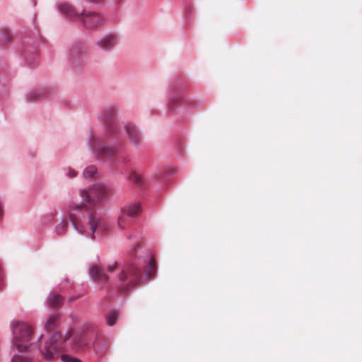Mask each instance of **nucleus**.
I'll return each instance as SVG.
<instances>
[{
	"mask_svg": "<svg viewBox=\"0 0 362 362\" xmlns=\"http://www.w3.org/2000/svg\"><path fill=\"white\" fill-rule=\"evenodd\" d=\"M69 220L74 228L81 233H86L84 225L89 226L91 232V238H94V233L100 227L99 218L92 209L82 204H73L70 206L69 212Z\"/></svg>",
	"mask_w": 362,
	"mask_h": 362,
	"instance_id": "f257e3e1",
	"label": "nucleus"
},
{
	"mask_svg": "<svg viewBox=\"0 0 362 362\" xmlns=\"http://www.w3.org/2000/svg\"><path fill=\"white\" fill-rule=\"evenodd\" d=\"M72 334V328L69 329L64 337L60 332H55L44 344H40V351L45 359L52 360L57 358L59 352L64 349V344L71 338Z\"/></svg>",
	"mask_w": 362,
	"mask_h": 362,
	"instance_id": "f03ea898",
	"label": "nucleus"
},
{
	"mask_svg": "<svg viewBox=\"0 0 362 362\" xmlns=\"http://www.w3.org/2000/svg\"><path fill=\"white\" fill-rule=\"evenodd\" d=\"M13 332V345L20 352L27 351L31 345L33 330L31 326L22 322L11 323Z\"/></svg>",
	"mask_w": 362,
	"mask_h": 362,
	"instance_id": "7ed1b4c3",
	"label": "nucleus"
},
{
	"mask_svg": "<svg viewBox=\"0 0 362 362\" xmlns=\"http://www.w3.org/2000/svg\"><path fill=\"white\" fill-rule=\"evenodd\" d=\"M141 279V269L134 262L127 263L124 266L119 275V279L124 286V290L128 291L136 286Z\"/></svg>",
	"mask_w": 362,
	"mask_h": 362,
	"instance_id": "20e7f679",
	"label": "nucleus"
},
{
	"mask_svg": "<svg viewBox=\"0 0 362 362\" xmlns=\"http://www.w3.org/2000/svg\"><path fill=\"white\" fill-rule=\"evenodd\" d=\"M107 194L108 189L102 185H95L88 190L81 191L82 199L92 206L100 202Z\"/></svg>",
	"mask_w": 362,
	"mask_h": 362,
	"instance_id": "39448f33",
	"label": "nucleus"
},
{
	"mask_svg": "<svg viewBox=\"0 0 362 362\" xmlns=\"http://www.w3.org/2000/svg\"><path fill=\"white\" fill-rule=\"evenodd\" d=\"M80 18L84 27L90 30L100 27L105 20L99 13L86 11L81 13Z\"/></svg>",
	"mask_w": 362,
	"mask_h": 362,
	"instance_id": "423d86ee",
	"label": "nucleus"
},
{
	"mask_svg": "<svg viewBox=\"0 0 362 362\" xmlns=\"http://www.w3.org/2000/svg\"><path fill=\"white\" fill-rule=\"evenodd\" d=\"M86 50V46L83 42H79L74 44L70 49L69 53L70 58L73 63L76 65L80 64Z\"/></svg>",
	"mask_w": 362,
	"mask_h": 362,
	"instance_id": "0eeeda50",
	"label": "nucleus"
},
{
	"mask_svg": "<svg viewBox=\"0 0 362 362\" xmlns=\"http://www.w3.org/2000/svg\"><path fill=\"white\" fill-rule=\"evenodd\" d=\"M90 145L93 150L97 153L98 156L100 158H107L113 156L115 154V149L113 148L98 146V141L95 139H91Z\"/></svg>",
	"mask_w": 362,
	"mask_h": 362,
	"instance_id": "6e6552de",
	"label": "nucleus"
},
{
	"mask_svg": "<svg viewBox=\"0 0 362 362\" xmlns=\"http://www.w3.org/2000/svg\"><path fill=\"white\" fill-rule=\"evenodd\" d=\"M89 274L90 277L96 282L99 284H105L108 281V276L106 273L97 265H93L90 268Z\"/></svg>",
	"mask_w": 362,
	"mask_h": 362,
	"instance_id": "1a4fd4ad",
	"label": "nucleus"
},
{
	"mask_svg": "<svg viewBox=\"0 0 362 362\" xmlns=\"http://www.w3.org/2000/svg\"><path fill=\"white\" fill-rule=\"evenodd\" d=\"M117 113L114 107H109L105 109L102 113L103 120L107 123V128L109 131H114L115 125L112 123Z\"/></svg>",
	"mask_w": 362,
	"mask_h": 362,
	"instance_id": "9d476101",
	"label": "nucleus"
},
{
	"mask_svg": "<svg viewBox=\"0 0 362 362\" xmlns=\"http://www.w3.org/2000/svg\"><path fill=\"white\" fill-rule=\"evenodd\" d=\"M125 129L129 140L134 144H138L141 141V134L137 127L133 124H127Z\"/></svg>",
	"mask_w": 362,
	"mask_h": 362,
	"instance_id": "9b49d317",
	"label": "nucleus"
},
{
	"mask_svg": "<svg viewBox=\"0 0 362 362\" xmlns=\"http://www.w3.org/2000/svg\"><path fill=\"white\" fill-rule=\"evenodd\" d=\"M59 10L61 13L66 18H73L74 17H79L81 13L76 11V9L69 3L62 2L59 5Z\"/></svg>",
	"mask_w": 362,
	"mask_h": 362,
	"instance_id": "f8f14e48",
	"label": "nucleus"
},
{
	"mask_svg": "<svg viewBox=\"0 0 362 362\" xmlns=\"http://www.w3.org/2000/svg\"><path fill=\"white\" fill-rule=\"evenodd\" d=\"M117 37L114 35H108L100 39L98 42V46L105 50H110L112 49L116 43Z\"/></svg>",
	"mask_w": 362,
	"mask_h": 362,
	"instance_id": "ddd939ff",
	"label": "nucleus"
},
{
	"mask_svg": "<svg viewBox=\"0 0 362 362\" xmlns=\"http://www.w3.org/2000/svg\"><path fill=\"white\" fill-rule=\"evenodd\" d=\"M63 302V296L56 293H51L47 299L48 306L53 309L59 308L62 305Z\"/></svg>",
	"mask_w": 362,
	"mask_h": 362,
	"instance_id": "4468645a",
	"label": "nucleus"
},
{
	"mask_svg": "<svg viewBox=\"0 0 362 362\" xmlns=\"http://www.w3.org/2000/svg\"><path fill=\"white\" fill-rule=\"evenodd\" d=\"M60 320V314L55 313L49 316L45 324V328L47 331L54 329L59 325Z\"/></svg>",
	"mask_w": 362,
	"mask_h": 362,
	"instance_id": "2eb2a0df",
	"label": "nucleus"
},
{
	"mask_svg": "<svg viewBox=\"0 0 362 362\" xmlns=\"http://www.w3.org/2000/svg\"><path fill=\"white\" fill-rule=\"evenodd\" d=\"M122 211L128 216L134 218L140 214L141 208L139 204H132L124 206Z\"/></svg>",
	"mask_w": 362,
	"mask_h": 362,
	"instance_id": "dca6fc26",
	"label": "nucleus"
},
{
	"mask_svg": "<svg viewBox=\"0 0 362 362\" xmlns=\"http://www.w3.org/2000/svg\"><path fill=\"white\" fill-rule=\"evenodd\" d=\"M132 217L128 216L125 213L122 211L121 215L118 218V226L119 228L124 229L129 224Z\"/></svg>",
	"mask_w": 362,
	"mask_h": 362,
	"instance_id": "f3484780",
	"label": "nucleus"
},
{
	"mask_svg": "<svg viewBox=\"0 0 362 362\" xmlns=\"http://www.w3.org/2000/svg\"><path fill=\"white\" fill-rule=\"evenodd\" d=\"M156 272V262L153 257H152L148 266L146 267V269L145 270V274L148 276V277L153 276Z\"/></svg>",
	"mask_w": 362,
	"mask_h": 362,
	"instance_id": "a211bd4d",
	"label": "nucleus"
},
{
	"mask_svg": "<svg viewBox=\"0 0 362 362\" xmlns=\"http://www.w3.org/2000/svg\"><path fill=\"white\" fill-rule=\"evenodd\" d=\"M118 316H119V313L117 311L113 310V311H111L110 313H109L106 317L107 325L109 326L114 325L115 324V322H117Z\"/></svg>",
	"mask_w": 362,
	"mask_h": 362,
	"instance_id": "6ab92c4d",
	"label": "nucleus"
},
{
	"mask_svg": "<svg viewBox=\"0 0 362 362\" xmlns=\"http://www.w3.org/2000/svg\"><path fill=\"white\" fill-rule=\"evenodd\" d=\"M129 179L131 182H132L133 183L138 186H141L142 185L143 177L141 175L138 174L136 172H132L130 174Z\"/></svg>",
	"mask_w": 362,
	"mask_h": 362,
	"instance_id": "aec40b11",
	"label": "nucleus"
},
{
	"mask_svg": "<svg viewBox=\"0 0 362 362\" xmlns=\"http://www.w3.org/2000/svg\"><path fill=\"white\" fill-rule=\"evenodd\" d=\"M45 96V92L43 90H35L30 92L28 95V100L29 101H33L37 98H40Z\"/></svg>",
	"mask_w": 362,
	"mask_h": 362,
	"instance_id": "412c9836",
	"label": "nucleus"
},
{
	"mask_svg": "<svg viewBox=\"0 0 362 362\" xmlns=\"http://www.w3.org/2000/svg\"><path fill=\"white\" fill-rule=\"evenodd\" d=\"M97 173V168L93 165L88 166L83 171V175L86 177H91L95 176Z\"/></svg>",
	"mask_w": 362,
	"mask_h": 362,
	"instance_id": "4be33fe9",
	"label": "nucleus"
},
{
	"mask_svg": "<svg viewBox=\"0 0 362 362\" xmlns=\"http://www.w3.org/2000/svg\"><path fill=\"white\" fill-rule=\"evenodd\" d=\"M68 224L66 221H62L57 227L56 232L59 235L64 234L67 229Z\"/></svg>",
	"mask_w": 362,
	"mask_h": 362,
	"instance_id": "5701e85b",
	"label": "nucleus"
},
{
	"mask_svg": "<svg viewBox=\"0 0 362 362\" xmlns=\"http://www.w3.org/2000/svg\"><path fill=\"white\" fill-rule=\"evenodd\" d=\"M12 362H31V361L27 357L16 355L12 358Z\"/></svg>",
	"mask_w": 362,
	"mask_h": 362,
	"instance_id": "b1692460",
	"label": "nucleus"
},
{
	"mask_svg": "<svg viewBox=\"0 0 362 362\" xmlns=\"http://www.w3.org/2000/svg\"><path fill=\"white\" fill-rule=\"evenodd\" d=\"M180 100L181 99L177 97L172 98L168 105L169 109L174 110L176 108L177 104L180 103Z\"/></svg>",
	"mask_w": 362,
	"mask_h": 362,
	"instance_id": "393cba45",
	"label": "nucleus"
},
{
	"mask_svg": "<svg viewBox=\"0 0 362 362\" xmlns=\"http://www.w3.org/2000/svg\"><path fill=\"white\" fill-rule=\"evenodd\" d=\"M62 360L63 362H81L79 359L71 357L69 355H62Z\"/></svg>",
	"mask_w": 362,
	"mask_h": 362,
	"instance_id": "a878e982",
	"label": "nucleus"
},
{
	"mask_svg": "<svg viewBox=\"0 0 362 362\" xmlns=\"http://www.w3.org/2000/svg\"><path fill=\"white\" fill-rule=\"evenodd\" d=\"M77 175V173L71 169V168H68L67 170V175L70 177V178H74Z\"/></svg>",
	"mask_w": 362,
	"mask_h": 362,
	"instance_id": "bb28decb",
	"label": "nucleus"
},
{
	"mask_svg": "<svg viewBox=\"0 0 362 362\" xmlns=\"http://www.w3.org/2000/svg\"><path fill=\"white\" fill-rule=\"evenodd\" d=\"M117 267V262H115L112 265L107 266V270L110 272H113Z\"/></svg>",
	"mask_w": 362,
	"mask_h": 362,
	"instance_id": "cd10ccee",
	"label": "nucleus"
},
{
	"mask_svg": "<svg viewBox=\"0 0 362 362\" xmlns=\"http://www.w3.org/2000/svg\"><path fill=\"white\" fill-rule=\"evenodd\" d=\"M78 296H71L70 298H69L68 299V302L69 303H72L74 300L78 299Z\"/></svg>",
	"mask_w": 362,
	"mask_h": 362,
	"instance_id": "c85d7f7f",
	"label": "nucleus"
},
{
	"mask_svg": "<svg viewBox=\"0 0 362 362\" xmlns=\"http://www.w3.org/2000/svg\"><path fill=\"white\" fill-rule=\"evenodd\" d=\"M2 214H3V208H2L1 204L0 203V217L2 216Z\"/></svg>",
	"mask_w": 362,
	"mask_h": 362,
	"instance_id": "c756f323",
	"label": "nucleus"
}]
</instances>
